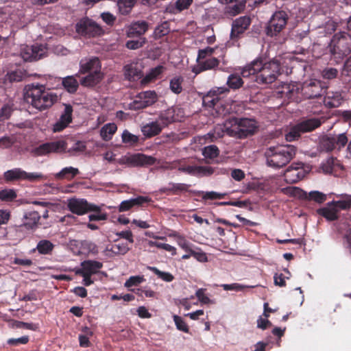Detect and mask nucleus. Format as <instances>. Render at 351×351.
<instances>
[{
    "mask_svg": "<svg viewBox=\"0 0 351 351\" xmlns=\"http://www.w3.org/2000/svg\"><path fill=\"white\" fill-rule=\"evenodd\" d=\"M304 177L301 164L291 165L285 173V178L287 182L295 183Z\"/></svg>",
    "mask_w": 351,
    "mask_h": 351,
    "instance_id": "393cba45",
    "label": "nucleus"
},
{
    "mask_svg": "<svg viewBox=\"0 0 351 351\" xmlns=\"http://www.w3.org/2000/svg\"><path fill=\"white\" fill-rule=\"evenodd\" d=\"M173 321L178 330L186 333L189 332V328L185 321L178 315H173Z\"/></svg>",
    "mask_w": 351,
    "mask_h": 351,
    "instance_id": "6e6d98bb",
    "label": "nucleus"
},
{
    "mask_svg": "<svg viewBox=\"0 0 351 351\" xmlns=\"http://www.w3.org/2000/svg\"><path fill=\"white\" fill-rule=\"evenodd\" d=\"M66 143L64 141H56L40 145L36 149V154H50L62 152L65 150Z\"/></svg>",
    "mask_w": 351,
    "mask_h": 351,
    "instance_id": "412c9836",
    "label": "nucleus"
},
{
    "mask_svg": "<svg viewBox=\"0 0 351 351\" xmlns=\"http://www.w3.org/2000/svg\"><path fill=\"white\" fill-rule=\"evenodd\" d=\"M171 123V119L167 112H162L154 121L144 124L141 127L143 134L148 138L159 134Z\"/></svg>",
    "mask_w": 351,
    "mask_h": 351,
    "instance_id": "6e6552de",
    "label": "nucleus"
},
{
    "mask_svg": "<svg viewBox=\"0 0 351 351\" xmlns=\"http://www.w3.org/2000/svg\"><path fill=\"white\" fill-rule=\"evenodd\" d=\"M321 168L326 173H332L337 169L341 168V166L336 158L331 156L322 164Z\"/></svg>",
    "mask_w": 351,
    "mask_h": 351,
    "instance_id": "c9c22d12",
    "label": "nucleus"
},
{
    "mask_svg": "<svg viewBox=\"0 0 351 351\" xmlns=\"http://www.w3.org/2000/svg\"><path fill=\"white\" fill-rule=\"evenodd\" d=\"M191 252L193 257H194L199 262L205 263V262L208 261V258H207L206 254L202 252L201 250L195 251V250H193V251Z\"/></svg>",
    "mask_w": 351,
    "mask_h": 351,
    "instance_id": "69168bd1",
    "label": "nucleus"
},
{
    "mask_svg": "<svg viewBox=\"0 0 351 351\" xmlns=\"http://www.w3.org/2000/svg\"><path fill=\"white\" fill-rule=\"evenodd\" d=\"M10 217L11 214L10 211L0 209V226L7 224Z\"/></svg>",
    "mask_w": 351,
    "mask_h": 351,
    "instance_id": "338daca9",
    "label": "nucleus"
},
{
    "mask_svg": "<svg viewBox=\"0 0 351 351\" xmlns=\"http://www.w3.org/2000/svg\"><path fill=\"white\" fill-rule=\"evenodd\" d=\"M344 101L342 93L339 91H329L324 99V105L330 108L340 106Z\"/></svg>",
    "mask_w": 351,
    "mask_h": 351,
    "instance_id": "cd10ccee",
    "label": "nucleus"
},
{
    "mask_svg": "<svg viewBox=\"0 0 351 351\" xmlns=\"http://www.w3.org/2000/svg\"><path fill=\"white\" fill-rule=\"evenodd\" d=\"M243 84L242 78L237 74H231L227 80V84L232 89H238Z\"/></svg>",
    "mask_w": 351,
    "mask_h": 351,
    "instance_id": "c03bdc74",
    "label": "nucleus"
},
{
    "mask_svg": "<svg viewBox=\"0 0 351 351\" xmlns=\"http://www.w3.org/2000/svg\"><path fill=\"white\" fill-rule=\"evenodd\" d=\"M205 289H198L195 292V296L198 299L199 302L202 304H214L215 302L211 300L206 294Z\"/></svg>",
    "mask_w": 351,
    "mask_h": 351,
    "instance_id": "4d7b16f0",
    "label": "nucleus"
},
{
    "mask_svg": "<svg viewBox=\"0 0 351 351\" xmlns=\"http://www.w3.org/2000/svg\"><path fill=\"white\" fill-rule=\"evenodd\" d=\"M117 155H105V160L109 162H114L118 160L121 165H126L128 167H147L154 165L156 159L148 155H124L119 159L115 157Z\"/></svg>",
    "mask_w": 351,
    "mask_h": 351,
    "instance_id": "423d86ee",
    "label": "nucleus"
},
{
    "mask_svg": "<svg viewBox=\"0 0 351 351\" xmlns=\"http://www.w3.org/2000/svg\"><path fill=\"white\" fill-rule=\"evenodd\" d=\"M287 19L288 15L285 11L276 12L267 27V34L270 36L277 35L285 28Z\"/></svg>",
    "mask_w": 351,
    "mask_h": 351,
    "instance_id": "9b49d317",
    "label": "nucleus"
},
{
    "mask_svg": "<svg viewBox=\"0 0 351 351\" xmlns=\"http://www.w3.org/2000/svg\"><path fill=\"white\" fill-rule=\"evenodd\" d=\"M241 73L244 77L255 75V81L258 84H269L275 82L280 75V64L276 60L263 62L262 60L256 59L244 66Z\"/></svg>",
    "mask_w": 351,
    "mask_h": 351,
    "instance_id": "f257e3e1",
    "label": "nucleus"
},
{
    "mask_svg": "<svg viewBox=\"0 0 351 351\" xmlns=\"http://www.w3.org/2000/svg\"><path fill=\"white\" fill-rule=\"evenodd\" d=\"M148 269L153 271L159 278L165 282H170L174 279V276L171 273L162 271L155 267H148Z\"/></svg>",
    "mask_w": 351,
    "mask_h": 351,
    "instance_id": "a18cd8bd",
    "label": "nucleus"
},
{
    "mask_svg": "<svg viewBox=\"0 0 351 351\" xmlns=\"http://www.w3.org/2000/svg\"><path fill=\"white\" fill-rule=\"evenodd\" d=\"M43 176L38 173H27L20 168L8 170L3 174L5 182H11L19 180H28L34 182L40 180Z\"/></svg>",
    "mask_w": 351,
    "mask_h": 351,
    "instance_id": "4468645a",
    "label": "nucleus"
},
{
    "mask_svg": "<svg viewBox=\"0 0 351 351\" xmlns=\"http://www.w3.org/2000/svg\"><path fill=\"white\" fill-rule=\"evenodd\" d=\"M62 85L69 93H75L78 88V82L73 76H67L62 80Z\"/></svg>",
    "mask_w": 351,
    "mask_h": 351,
    "instance_id": "a19ab883",
    "label": "nucleus"
},
{
    "mask_svg": "<svg viewBox=\"0 0 351 351\" xmlns=\"http://www.w3.org/2000/svg\"><path fill=\"white\" fill-rule=\"evenodd\" d=\"M78 173V169L69 167L63 168L58 173L56 174V178L59 179L66 178L71 180L75 177Z\"/></svg>",
    "mask_w": 351,
    "mask_h": 351,
    "instance_id": "79ce46f5",
    "label": "nucleus"
},
{
    "mask_svg": "<svg viewBox=\"0 0 351 351\" xmlns=\"http://www.w3.org/2000/svg\"><path fill=\"white\" fill-rule=\"evenodd\" d=\"M225 291H243L246 287L239 283H232V284H223L221 285Z\"/></svg>",
    "mask_w": 351,
    "mask_h": 351,
    "instance_id": "e2e57ef3",
    "label": "nucleus"
},
{
    "mask_svg": "<svg viewBox=\"0 0 351 351\" xmlns=\"http://www.w3.org/2000/svg\"><path fill=\"white\" fill-rule=\"evenodd\" d=\"M182 77L176 76L173 77L169 82L170 90L175 94H180L182 91Z\"/></svg>",
    "mask_w": 351,
    "mask_h": 351,
    "instance_id": "37998d69",
    "label": "nucleus"
},
{
    "mask_svg": "<svg viewBox=\"0 0 351 351\" xmlns=\"http://www.w3.org/2000/svg\"><path fill=\"white\" fill-rule=\"evenodd\" d=\"M306 198L309 200H313L317 203L321 204L326 201V195L322 192L313 191L308 193Z\"/></svg>",
    "mask_w": 351,
    "mask_h": 351,
    "instance_id": "5fc2aeb1",
    "label": "nucleus"
},
{
    "mask_svg": "<svg viewBox=\"0 0 351 351\" xmlns=\"http://www.w3.org/2000/svg\"><path fill=\"white\" fill-rule=\"evenodd\" d=\"M80 249L82 254H97L98 253V247L97 245L88 240L81 241Z\"/></svg>",
    "mask_w": 351,
    "mask_h": 351,
    "instance_id": "ea45409f",
    "label": "nucleus"
},
{
    "mask_svg": "<svg viewBox=\"0 0 351 351\" xmlns=\"http://www.w3.org/2000/svg\"><path fill=\"white\" fill-rule=\"evenodd\" d=\"M338 209L332 205L327 204V206L317 210V213L324 217L328 221H335L339 217Z\"/></svg>",
    "mask_w": 351,
    "mask_h": 351,
    "instance_id": "473e14b6",
    "label": "nucleus"
},
{
    "mask_svg": "<svg viewBox=\"0 0 351 351\" xmlns=\"http://www.w3.org/2000/svg\"><path fill=\"white\" fill-rule=\"evenodd\" d=\"M300 91L301 92V84L294 82L284 84L278 94L282 98H287L288 101H298Z\"/></svg>",
    "mask_w": 351,
    "mask_h": 351,
    "instance_id": "f3484780",
    "label": "nucleus"
},
{
    "mask_svg": "<svg viewBox=\"0 0 351 351\" xmlns=\"http://www.w3.org/2000/svg\"><path fill=\"white\" fill-rule=\"evenodd\" d=\"M25 99L35 108L43 110L51 107L57 101L58 97L56 94L47 90L44 86L37 85L32 86L26 91Z\"/></svg>",
    "mask_w": 351,
    "mask_h": 351,
    "instance_id": "7ed1b4c3",
    "label": "nucleus"
},
{
    "mask_svg": "<svg viewBox=\"0 0 351 351\" xmlns=\"http://www.w3.org/2000/svg\"><path fill=\"white\" fill-rule=\"evenodd\" d=\"M67 206L71 213L77 215H82L90 211H100V206L89 204L85 199H70Z\"/></svg>",
    "mask_w": 351,
    "mask_h": 351,
    "instance_id": "ddd939ff",
    "label": "nucleus"
},
{
    "mask_svg": "<svg viewBox=\"0 0 351 351\" xmlns=\"http://www.w3.org/2000/svg\"><path fill=\"white\" fill-rule=\"evenodd\" d=\"M192 193L195 195L201 197L204 201L221 199L227 195L226 193H221L215 191H193Z\"/></svg>",
    "mask_w": 351,
    "mask_h": 351,
    "instance_id": "72a5a7b5",
    "label": "nucleus"
},
{
    "mask_svg": "<svg viewBox=\"0 0 351 351\" xmlns=\"http://www.w3.org/2000/svg\"><path fill=\"white\" fill-rule=\"evenodd\" d=\"M72 106L69 104H64V110L60 119L53 124V130L54 132H61L65 129L72 121Z\"/></svg>",
    "mask_w": 351,
    "mask_h": 351,
    "instance_id": "a211bd4d",
    "label": "nucleus"
},
{
    "mask_svg": "<svg viewBox=\"0 0 351 351\" xmlns=\"http://www.w3.org/2000/svg\"><path fill=\"white\" fill-rule=\"evenodd\" d=\"M101 65L98 58L91 57L81 60L80 62V72L88 73L86 76L80 80L84 86H93L101 82L104 74L101 71Z\"/></svg>",
    "mask_w": 351,
    "mask_h": 351,
    "instance_id": "20e7f679",
    "label": "nucleus"
},
{
    "mask_svg": "<svg viewBox=\"0 0 351 351\" xmlns=\"http://www.w3.org/2000/svg\"><path fill=\"white\" fill-rule=\"evenodd\" d=\"M145 279L143 276H130L125 282L124 286L130 288L133 286H137L144 282Z\"/></svg>",
    "mask_w": 351,
    "mask_h": 351,
    "instance_id": "13d9d810",
    "label": "nucleus"
},
{
    "mask_svg": "<svg viewBox=\"0 0 351 351\" xmlns=\"http://www.w3.org/2000/svg\"><path fill=\"white\" fill-rule=\"evenodd\" d=\"M329 205L335 206L337 209L347 210L351 207V196H348L346 199L339 201H332L328 203Z\"/></svg>",
    "mask_w": 351,
    "mask_h": 351,
    "instance_id": "8fccbe9b",
    "label": "nucleus"
},
{
    "mask_svg": "<svg viewBox=\"0 0 351 351\" xmlns=\"http://www.w3.org/2000/svg\"><path fill=\"white\" fill-rule=\"evenodd\" d=\"M157 99L154 91H144L138 94L134 100L129 104L130 109L136 110L152 105Z\"/></svg>",
    "mask_w": 351,
    "mask_h": 351,
    "instance_id": "2eb2a0df",
    "label": "nucleus"
},
{
    "mask_svg": "<svg viewBox=\"0 0 351 351\" xmlns=\"http://www.w3.org/2000/svg\"><path fill=\"white\" fill-rule=\"evenodd\" d=\"M41 216L38 211H29L24 214L22 224L19 226V228L22 229L25 228L27 230H33L38 226L39 220Z\"/></svg>",
    "mask_w": 351,
    "mask_h": 351,
    "instance_id": "6ab92c4d",
    "label": "nucleus"
},
{
    "mask_svg": "<svg viewBox=\"0 0 351 351\" xmlns=\"http://www.w3.org/2000/svg\"><path fill=\"white\" fill-rule=\"evenodd\" d=\"M47 53V48L41 44L21 45L20 56L25 61L32 62L42 58Z\"/></svg>",
    "mask_w": 351,
    "mask_h": 351,
    "instance_id": "9d476101",
    "label": "nucleus"
},
{
    "mask_svg": "<svg viewBox=\"0 0 351 351\" xmlns=\"http://www.w3.org/2000/svg\"><path fill=\"white\" fill-rule=\"evenodd\" d=\"M152 202V199L147 196H138L135 198L124 200L119 206V212H125L130 210L134 206H143L145 204Z\"/></svg>",
    "mask_w": 351,
    "mask_h": 351,
    "instance_id": "aec40b11",
    "label": "nucleus"
},
{
    "mask_svg": "<svg viewBox=\"0 0 351 351\" xmlns=\"http://www.w3.org/2000/svg\"><path fill=\"white\" fill-rule=\"evenodd\" d=\"M103 267L101 262L94 260H86L81 263V268L76 271V273H86L93 275L99 273Z\"/></svg>",
    "mask_w": 351,
    "mask_h": 351,
    "instance_id": "b1692460",
    "label": "nucleus"
},
{
    "mask_svg": "<svg viewBox=\"0 0 351 351\" xmlns=\"http://www.w3.org/2000/svg\"><path fill=\"white\" fill-rule=\"evenodd\" d=\"M228 90L225 87H217L210 90L203 97V104L208 108H213L219 101V95Z\"/></svg>",
    "mask_w": 351,
    "mask_h": 351,
    "instance_id": "4be33fe9",
    "label": "nucleus"
},
{
    "mask_svg": "<svg viewBox=\"0 0 351 351\" xmlns=\"http://www.w3.org/2000/svg\"><path fill=\"white\" fill-rule=\"evenodd\" d=\"M29 338L28 336H23L21 337L14 339L11 338L7 341L8 344L10 346H16L19 344H27L29 342Z\"/></svg>",
    "mask_w": 351,
    "mask_h": 351,
    "instance_id": "680f3d73",
    "label": "nucleus"
},
{
    "mask_svg": "<svg viewBox=\"0 0 351 351\" xmlns=\"http://www.w3.org/2000/svg\"><path fill=\"white\" fill-rule=\"evenodd\" d=\"M136 3V0H118L117 5L119 12L122 15H127L132 11Z\"/></svg>",
    "mask_w": 351,
    "mask_h": 351,
    "instance_id": "4c0bfd02",
    "label": "nucleus"
},
{
    "mask_svg": "<svg viewBox=\"0 0 351 351\" xmlns=\"http://www.w3.org/2000/svg\"><path fill=\"white\" fill-rule=\"evenodd\" d=\"M117 130V127L115 123H107L101 128L100 136L103 140L109 141L112 138Z\"/></svg>",
    "mask_w": 351,
    "mask_h": 351,
    "instance_id": "e433bc0d",
    "label": "nucleus"
},
{
    "mask_svg": "<svg viewBox=\"0 0 351 351\" xmlns=\"http://www.w3.org/2000/svg\"><path fill=\"white\" fill-rule=\"evenodd\" d=\"M231 176L234 180L239 182L245 178V174L243 170L234 169L231 171Z\"/></svg>",
    "mask_w": 351,
    "mask_h": 351,
    "instance_id": "774afa93",
    "label": "nucleus"
},
{
    "mask_svg": "<svg viewBox=\"0 0 351 351\" xmlns=\"http://www.w3.org/2000/svg\"><path fill=\"white\" fill-rule=\"evenodd\" d=\"M15 141V138L11 136H3L0 138V148L10 147Z\"/></svg>",
    "mask_w": 351,
    "mask_h": 351,
    "instance_id": "0e129e2a",
    "label": "nucleus"
},
{
    "mask_svg": "<svg viewBox=\"0 0 351 351\" xmlns=\"http://www.w3.org/2000/svg\"><path fill=\"white\" fill-rule=\"evenodd\" d=\"M121 137L123 142L128 145H133L138 141V136L130 133L128 130L123 131Z\"/></svg>",
    "mask_w": 351,
    "mask_h": 351,
    "instance_id": "603ef678",
    "label": "nucleus"
},
{
    "mask_svg": "<svg viewBox=\"0 0 351 351\" xmlns=\"http://www.w3.org/2000/svg\"><path fill=\"white\" fill-rule=\"evenodd\" d=\"M180 170L196 176H210L214 172V170L210 167L193 165L180 168Z\"/></svg>",
    "mask_w": 351,
    "mask_h": 351,
    "instance_id": "c85d7f7f",
    "label": "nucleus"
},
{
    "mask_svg": "<svg viewBox=\"0 0 351 351\" xmlns=\"http://www.w3.org/2000/svg\"><path fill=\"white\" fill-rule=\"evenodd\" d=\"M245 7V4L241 1L236 2L235 3L230 4L226 8V12L230 15L235 16L239 14Z\"/></svg>",
    "mask_w": 351,
    "mask_h": 351,
    "instance_id": "49530a36",
    "label": "nucleus"
},
{
    "mask_svg": "<svg viewBox=\"0 0 351 351\" xmlns=\"http://www.w3.org/2000/svg\"><path fill=\"white\" fill-rule=\"evenodd\" d=\"M54 245L50 241L43 239L38 243L36 248L34 249L33 251L34 252L36 250L40 254L47 255L51 254Z\"/></svg>",
    "mask_w": 351,
    "mask_h": 351,
    "instance_id": "58836bf2",
    "label": "nucleus"
},
{
    "mask_svg": "<svg viewBox=\"0 0 351 351\" xmlns=\"http://www.w3.org/2000/svg\"><path fill=\"white\" fill-rule=\"evenodd\" d=\"M145 38H140L136 40H129L126 43L125 45L127 48L130 49H137L141 47L145 43Z\"/></svg>",
    "mask_w": 351,
    "mask_h": 351,
    "instance_id": "bf43d9fd",
    "label": "nucleus"
},
{
    "mask_svg": "<svg viewBox=\"0 0 351 351\" xmlns=\"http://www.w3.org/2000/svg\"><path fill=\"white\" fill-rule=\"evenodd\" d=\"M17 197L14 189H3L0 191V199L5 202H12Z\"/></svg>",
    "mask_w": 351,
    "mask_h": 351,
    "instance_id": "3c124183",
    "label": "nucleus"
},
{
    "mask_svg": "<svg viewBox=\"0 0 351 351\" xmlns=\"http://www.w3.org/2000/svg\"><path fill=\"white\" fill-rule=\"evenodd\" d=\"M124 73L127 79L135 81L142 76L141 66L136 62L127 64L124 67Z\"/></svg>",
    "mask_w": 351,
    "mask_h": 351,
    "instance_id": "c756f323",
    "label": "nucleus"
},
{
    "mask_svg": "<svg viewBox=\"0 0 351 351\" xmlns=\"http://www.w3.org/2000/svg\"><path fill=\"white\" fill-rule=\"evenodd\" d=\"M268 166L280 169L287 165L293 158L292 155H266Z\"/></svg>",
    "mask_w": 351,
    "mask_h": 351,
    "instance_id": "a878e982",
    "label": "nucleus"
},
{
    "mask_svg": "<svg viewBox=\"0 0 351 351\" xmlns=\"http://www.w3.org/2000/svg\"><path fill=\"white\" fill-rule=\"evenodd\" d=\"M250 24V19L249 16H244L237 19L232 25L231 38H237L243 34L247 29Z\"/></svg>",
    "mask_w": 351,
    "mask_h": 351,
    "instance_id": "5701e85b",
    "label": "nucleus"
},
{
    "mask_svg": "<svg viewBox=\"0 0 351 351\" xmlns=\"http://www.w3.org/2000/svg\"><path fill=\"white\" fill-rule=\"evenodd\" d=\"M129 250L130 248L126 243L119 242L112 245L110 251L114 254H125Z\"/></svg>",
    "mask_w": 351,
    "mask_h": 351,
    "instance_id": "09e8293b",
    "label": "nucleus"
},
{
    "mask_svg": "<svg viewBox=\"0 0 351 351\" xmlns=\"http://www.w3.org/2000/svg\"><path fill=\"white\" fill-rule=\"evenodd\" d=\"M148 29V23L144 21H136L127 27L126 34L129 38L143 35Z\"/></svg>",
    "mask_w": 351,
    "mask_h": 351,
    "instance_id": "bb28decb",
    "label": "nucleus"
},
{
    "mask_svg": "<svg viewBox=\"0 0 351 351\" xmlns=\"http://www.w3.org/2000/svg\"><path fill=\"white\" fill-rule=\"evenodd\" d=\"M169 32V24L167 21L158 25L154 29V35L155 38H161Z\"/></svg>",
    "mask_w": 351,
    "mask_h": 351,
    "instance_id": "de8ad7c7",
    "label": "nucleus"
},
{
    "mask_svg": "<svg viewBox=\"0 0 351 351\" xmlns=\"http://www.w3.org/2000/svg\"><path fill=\"white\" fill-rule=\"evenodd\" d=\"M303 133L299 128L298 124L292 127L290 131L286 134L285 138L287 141H293L300 136V134Z\"/></svg>",
    "mask_w": 351,
    "mask_h": 351,
    "instance_id": "864d4df0",
    "label": "nucleus"
},
{
    "mask_svg": "<svg viewBox=\"0 0 351 351\" xmlns=\"http://www.w3.org/2000/svg\"><path fill=\"white\" fill-rule=\"evenodd\" d=\"M348 143L346 133H341L330 136L323 137L320 141V147L323 151L330 152L332 151L341 152Z\"/></svg>",
    "mask_w": 351,
    "mask_h": 351,
    "instance_id": "1a4fd4ad",
    "label": "nucleus"
},
{
    "mask_svg": "<svg viewBox=\"0 0 351 351\" xmlns=\"http://www.w3.org/2000/svg\"><path fill=\"white\" fill-rule=\"evenodd\" d=\"M193 0H177L176 3L169 4L166 8V12L176 14L184 10H187L192 4Z\"/></svg>",
    "mask_w": 351,
    "mask_h": 351,
    "instance_id": "2f4dec72",
    "label": "nucleus"
},
{
    "mask_svg": "<svg viewBox=\"0 0 351 351\" xmlns=\"http://www.w3.org/2000/svg\"><path fill=\"white\" fill-rule=\"evenodd\" d=\"M257 128V123L254 119L247 118L234 119L226 122L223 126L216 127L215 133L217 134V137L226 134L230 136L245 138L254 134Z\"/></svg>",
    "mask_w": 351,
    "mask_h": 351,
    "instance_id": "f03ea898",
    "label": "nucleus"
},
{
    "mask_svg": "<svg viewBox=\"0 0 351 351\" xmlns=\"http://www.w3.org/2000/svg\"><path fill=\"white\" fill-rule=\"evenodd\" d=\"M321 124L322 121L319 119L313 118L301 121L298 123V125L302 132L304 133L311 132L319 128Z\"/></svg>",
    "mask_w": 351,
    "mask_h": 351,
    "instance_id": "f704fd0d",
    "label": "nucleus"
},
{
    "mask_svg": "<svg viewBox=\"0 0 351 351\" xmlns=\"http://www.w3.org/2000/svg\"><path fill=\"white\" fill-rule=\"evenodd\" d=\"M323 91L322 83L318 80H310L301 85V94L305 99L321 97Z\"/></svg>",
    "mask_w": 351,
    "mask_h": 351,
    "instance_id": "dca6fc26",
    "label": "nucleus"
},
{
    "mask_svg": "<svg viewBox=\"0 0 351 351\" xmlns=\"http://www.w3.org/2000/svg\"><path fill=\"white\" fill-rule=\"evenodd\" d=\"M330 51L338 62L351 52V37L345 32L336 34L333 36L330 44Z\"/></svg>",
    "mask_w": 351,
    "mask_h": 351,
    "instance_id": "39448f33",
    "label": "nucleus"
},
{
    "mask_svg": "<svg viewBox=\"0 0 351 351\" xmlns=\"http://www.w3.org/2000/svg\"><path fill=\"white\" fill-rule=\"evenodd\" d=\"M190 185L184 183H169L167 186L162 188L160 191L161 193H165L167 195H178L182 192L189 191Z\"/></svg>",
    "mask_w": 351,
    "mask_h": 351,
    "instance_id": "7c9ffc66",
    "label": "nucleus"
},
{
    "mask_svg": "<svg viewBox=\"0 0 351 351\" xmlns=\"http://www.w3.org/2000/svg\"><path fill=\"white\" fill-rule=\"evenodd\" d=\"M215 48L207 47L205 49H199L197 55V66L194 72H200L214 69L219 64V60L213 57Z\"/></svg>",
    "mask_w": 351,
    "mask_h": 351,
    "instance_id": "0eeeda50",
    "label": "nucleus"
},
{
    "mask_svg": "<svg viewBox=\"0 0 351 351\" xmlns=\"http://www.w3.org/2000/svg\"><path fill=\"white\" fill-rule=\"evenodd\" d=\"M76 32L86 37H95L102 32V29L91 19L85 18L81 19L75 25Z\"/></svg>",
    "mask_w": 351,
    "mask_h": 351,
    "instance_id": "f8f14e48",
    "label": "nucleus"
},
{
    "mask_svg": "<svg viewBox=\"0 0 351 351\" xmlns=\"http://www.w3.org/2000/svg\"><path fill=\"white\" fill-rule=\"evenodd\" d=\"M338 71L335 68H326L322 72V75L324 79L332 80L337 76Z\"/></svg>",
    "mask_w": 351,
    "mask_h": 351,
    "instance_id": "052dcab7",
    "label": "nucleus"
}]
</instances>
